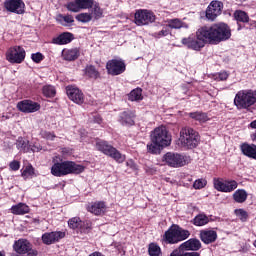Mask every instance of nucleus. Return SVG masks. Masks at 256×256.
<instances>
[{
    "instance_id": "1",
    "label": "nucleus",
    "mask_w": 256,
    "mask_h": 256,
    "mask_svg": "<svg viewBox=\"0 0 256 256\" xmlns=\"http://www.w3.org/2000/svg\"><path fill=\"white\" fill-rule=\"evenodd\" d=\"M227 39H231V28L225 23H218L199 28L196 34L182 38L181 43L187 47V49L201 51V49L205 47V43L217 45V43L227 41Z\"/></svg>"
},
{
    "instance_id": "2",
    "label": "nucleus",
    "mask_w": 256,
    "mask_h": 256,
    "mask_svg": "<svg viewBox=\"0 0 256 256\" xmlns=\"http://www.w3.org/2000/svg\"><path fill=\"white\" fill-rule=\"evenodd\" d=\"M51 175L54 177H65L67 175H81L85 171V166L73 161H63L61 157L55 156L52 159Z\"/></svg>"
},
{
    "instance_id": "3",
    "label": "nucleus",
    "mask_w": 256,
    "mask_h": 256,
    "mask_svg": "<svg viewBox=\"0 0 256 256\" xmlns=\"http://www.w3.org/2000/svg\"><path fill=\"white\" fill-rule=\"evenodd\" d=\"M178 141L183 149H195L201 143V136L195 129L184 126L180 129Z\"/></svg>"
},
{
    "instance_id": "4",
    "label": "nucleus",
    "mask_w": 256,
    "mask_h": 256,
    "mask_svg": "<svg viewBox=\"0 0 256 256\" xmlns=\"http://www.w3.org/2000/svg\"><path fill=\"white\" fill-rule=\"evenodd\" d=\"M256 103V91L240 90L234 98V105L237 109H247L253 107Z\"/></svg>"
},
{
    "instance_id": "5",
    "label": "nucleus",
    "mask_w": 256,
    "mask_h": 256,
    "mask_svg": "<svg viewBox=\"0 0 256 256\" xmlns=\"http://www.w3.org/2000/svg\"><path fill=\"white\" fill-rule=\"evenodd\" d=\"M191 232L185 230L177 225H172L164 234V239L166 243L175 245V243H180V241H185L189 239Z\"/></svg>"
},
{
    "instance_id": "6",
    "label": "nucleus",
    "mask_w": 256,
    "mask_h": 256,
    "mask_svg": "<svg viewBox=\"0 0 256 256\" xmlns=\"http://www.w3.org/2000/svg\"><path fill=\"white\" fill-rule=\"evenodd\" d=\"M96 149L103 153L104 155H107L108 157H111L112 159H115L117 163H124L125 162V155L121 154L119 150H117L112 145H109L106 141L99 140L96 142Z\"/></svg>"
},
{
    "instance_id": "7",
    "label": "nucleus",
    "mask_w": 256,
    "mask_h": 256,
    "mask_svg": "<svg viewBox=\"0 0 256 256\" xmlns=\"http://www.w3.org/2000/svg\"><path fill=\"white\" fill-rule=\"evenodd\" d=\"M163 161L168 165V167H185V165H189V163H191V156L168 152L163 156Z\"/></svg>"
},
{
    "instance_id": "8",
    "label": "nucleus",
    "mask_w": 256,
    "mask_h": 256,
    "mask_svg": "<svg viewBox=\"0 0 256 256\" xmlns=\"http://www.w3.org/2000/svg\"><path fill=\"white\" fill-rule=\"evenodd\" d=\"M151 141L162 147H169V145H171V136L169 135L167 127L159 126L155 128L151 133Z\"/></svg>"
},
{
    "instance_id": "9",
    "label": "nucleus",
    "mask_w": 256,
    "mask_h": 256,
    "mask_svg": "<svg viewBox=\"0 0 256 256\" xmlns=\"http://www.w3.org/2000/svg\"><path fill=\"white\" fill-rule=\"evenodd\" d=\"M213 187L220 193H233L239 187V183L235 180L215 177L213 178Z\"/></svg>"
},
{
    "instance_id": "10",
    "label": "nucleus",
    "mask_w": 256,
    "mask_h": 256,
    "mask_svg": "<svg viewBox=\"0 0 256 256\" xmlns=\"http://www.w3.org/2000/svg\"><path fill=\"white\" fill-rule=\"evenodd\" d=\"M134 23L138 27L155 23V14L147 9H138L134 14Z\"/></svg>"
},
{
    "instance_id": "11",
    "label": "nucleus",
    "mask_w": 256,
    "mask_h": 256,
    "mask_svg": "<svg viewBox=\"0 0 256 256\" xmlns=\"http://www.w3.org/2000/svg\"><path fill=\"white\" fill-rule=\"evenodd\" d=\"M13 249L18 255H26L28 253L29 255L37 256V251L33 250V244L25 238L16 240L13 244Z\"/></svg>"
},
{
    "instance_id": "12",
    "label": "nucleus",
    "mask_w": 256,
    "mask_h": 256,
    "mask_svg": "<svg viewBox=\"0 0 256 256\" xmlns=\"http://www.w3.org/2000/svg\"><path fill=\"white\" fill-rule=\"evenodd\" d=\"M25 49L21 46H14L6 53V59L9 63H23L25 61Z\"/></svg>"
},
{
    "instance_id": "13",
    "label": "nucleus",
    "mask_w": 256,
    "mask_h": 256,
    "mask_svg": "<svg viewBox=\"0 0 256 256\" xmlns=\"http://www.w3.org/2000/svg\"><path fill=\"white\" fill-rule=\"evenodd\" d=\"M223 12V2L213 0L206 9V19L215 21Z\"/></svg>"
},
{
    "instance_id": "14",
    "label": "nucleus",
    "mask_w": 256,
    "mask_h": 256,
    "mask_svg": "<svg viewBox=\"0 0 256 256\" xmlns=\"http://www.w3.org/2000/svg\"><path fill=\"white\" fill-rule=\"evenodd\" d=\"M106 69L109 75H121L122 73H125L126 65L123 60L112 59L107 62Z\"/></svg>"
},
{
    "instance_id": "15",
    "label": "nucleus",
    "mask_w": 256,
    "mask_h": 256,
    "mask_svg": "<svg viewBox=\"0 0 256 256\" xmlns=\"http://www.w3.org/2000/svg\"><path fill=\"white\" fill-rule=\"evenodd\" d=\"M4 7L10 13H17L23 15L25 13V3L23 0H8L4 2Z\"/></svg>"
},
{
    "instance_id": "16",
    "label": "nucleus",
    "mask_w": 256,
    "mask_h": 256,
    "mask_svg": "<svg viewBox=\"0 0 256 256\" xmlns=\"http://www.w3.org/2000/svg\"><path fill=\"white\" fill-rule=\"evenodd\" d=\"M17 109L22 113H35L41 109V105L37 102L31 100H23L18 102Z\"/></svg>"
},
{
    "instance_id": "17",
    "label": "nucleus",
    "mask_w": 256,
    "mask_h": 256,
    "mask_svg": "<svg viewBox=\"0 0 256 256\" xmlns=\"http://www.w3.org/2000/svg\"><path fill=\"white\" fill-rule=\"evenodd\" d=\"M66 93L69 99L74 103H77V105H82V103H85V96L83 95V92L79 90V88L68 86L66 88Z\"/></svg>"
},
{
    "instance_id": "18",
    "label": "nucleus",
    "mask_w": 256,
    "mask_h": 256,
    "mask_svg": "<svg viewBox=\"0 0 256 256\" xmlns=\"http://www.w3.org/2000/svg\"><path fill=\"white\" fill-rule=\"evenodd\" d=\"M64 237L65 233L61 231L46 232L42 235V243H44V245H53V243L61 241Z\"/></svg>"
},
{
    "instance_id": "19",
    "label": "nucleus",
    "mask_w": 256,
    "mask_h": 256,
    "mask_svg": "<svg viewBox=\"0 0 256 256\" xmlns=\"http://www.w3.org/2000/svg\"><path fill=\"white\" fill-rule=\"evenodd\" d=\"M180 251H199L201 241L197 238H191L179 246Z\"/></svg>"
},
{
    "instance_id": "20",
    "label": "nucleus",
    "mask_w": 256,
    "mask_h": 256,
    "mask_svg": "<svg viewBox=\"0 0 256 256\" xmlns=\"http://www.w3.org/2000/svg\"><path fill=\"white\" fill-rule=\"evenodd\" d=\"M107 209V206H105V202L99 201L94 202L91 204H88L87 211L89 213H92L93 215H103Z\"/></svg>"
},
{
    "instance_id": "21",
    "label": "nucleus",
    "mask_w": 256,
    "mask_h": 256,
    "mask_svg": "<svg viewBox=\"0 0 256 256\" xmlns=\"http://www.w3.org/2000/svg\"><path fill=\"white\" fill-rule=\"evenodd\" d=\"M200 239L205 245L215 243L217 241V232L215 230H202L200 231Z\"/></svg>"
},
{
    "instance_id": "22",
    "label": "nucleus",
    "mask_w": 256,
    "mask_h": 256,
    "mask_svg": "<svg viewBox=\"0 0 256 256\" xmlns=\"http://www.w3.org/2000/svg\"><path fill=\"white\" fill-rule=\"evenodd\" d=\"M240 151L248 157L249 159H254L256 161V145L243 143L240 145Z\"/></svg>"
},
{
    "instance_id": "23",
    "label": "nucleus",
    "mask_w": 256,
    "mask_h": 256,
    "mask_svg": "<svg viewBox=\"0 0 256 256\" xmlns=\"http://www.w3.org/2000/svg\"><path fill=\"white\" fill-rule=\"evenodd\" d=\"M120 121L122 125H135V112L131 110L122 112Z\"/></svg>"
},
{
    "instance_id": "24",
    "label": "nucleus",
    "mask_w": 256,
    "mask_h": 256,
    "mask_svg": "<svg viewBox=\"0 0 256 256\" xmlns=\"http://www.w3.org/2000/svg\"><path fill=\"white\" fill-rule=\"evenodd\" d=\"M71 41H73V34L69 32H64L58 37L53 38L52 43H54L55 45H67L68 43H71Z\"/></svg>"
},
{
    "instance_id": "25",
    "label": "nucleus",
    "mask_w": 256,
    "mask_h": 256,
    "mask_svg": "<svg viewBox=\"0 0 256 256\" xmlns=\"http://www.w3.org/2000/svg\"><path fill=\"white\" fill-rule=\"evenodd\" d=\"M16 147L20 153H29V151H35V149L31 148V145H29V140H25L23 137H19L16 140Z\"/></svg>"
},
{
    "instance_id": "26",
    "label": "nucleus",
    "mask_w": 256,
    "mask_h": 256,
    "mask_svg": "<svg viewBox=\"0 0 256 256\" xmlns=\"http://www.w3.org/2000/svg\"><path fill=\"white\" fill-rule=\"evenodd\" d=\"M62 57L65 61H75V59L79 58V49H64L62 51Z\"/></svg>"
},
{
    "instance_id": "27",
    "label": "nucleus",
    "mask_w": 256,
    "mask_h": 256,
    "mask_svg": "<svg viewBox=\"0 0 256 256\" xmlns=\"http://www.w3.org/2000/svg\"><path fill=\"white\" fill-rule=\"evenodd\" d=\"M168 29H188L189 25L181 21L179 18L168 20Z\"/></svg>"
},
{
    "instance_id": "28",
    "label": "nucleus",
    "mask_w": 256,
    "mask_h": 256,
    "mask_svg": "<svg viewBox=\"0 0 256 256\" xmlns=\"http://www.w3.org/2000/svg\"><path fill=\"white\" fill-rule=\"evenodd\" d=\"M248 195L245 189H238L233 193L232 197L236 203H245Z\"/></svg>"
},
{
    "instance_id": "29",
    "label": "nucleus",
    "mask_w": 256,
    "mask_h": 256,
    "mask_svg": "<svg viewBox=\"0 0 256 256\" xmlns=\"http://www.w3.org/2000/svg\"><path fill=\"white\" fill-rule=\"evenodd\" d=\"M13 215H25L29 213V206L25 203H19L11 207Z\"/></svg>"
},
{
    "instance_id": "30",
    "label": "nucleus",
    "mask_w": 256,
    "mask_h": 256,
    "mask_svg": "<svg viewBox=\"0 0 256 256\" xmlns=\"http://www.w3.org/2000/svg\"><path fill=\"white\" fill-rule=\"evenodd\" d=\"M129 101H143V90L136 88L128 94Z\"/></svg>"
},
{
    "instance_id": "31",
    "label": "nucleus",
    "mask_w": 256,
    "mask_h": 256,
    "mask_svg": "<svg viewBox=\"0 0 256 256\" xmlns=\"http://www.w3.org/2000/svg\"><path fill=\"white\" fill-rule=\"evenodd\" d=\"M207 223H209V217L205 214H198L193 219V225L196 227H203L204 225H207Z\"/></svg>"
},
{
    "instance_id": "32",
    "label": "nucleus",
    "mask_w": 256,
    "mask_h": 256,
    "mask_svg": "<svg viewBox=\"0 0 256 256\" xmlns=\"http://www.w3.org/2000/svg\"><path fill=\"white\" fill-rule=\"evenodd\" d=\"M56 20H57L58 23H60V25H63L64 27H66V25H69V24H71V23H73L75 21L73 16H71V15H63V14H59L56 17Z\"/></svg>"
},
{
    "instance_id": "33",
    "label": "nucleus",
    "mask_w": 256,
    "mask_h": 256,
    "mask_svg": "<svg viewBox=\"0 0 256 256\" xmlns=\"http://www.w3.org/2000/svg\"><path fill=\"white\" fill-rule=\"evenodd\" d=\"M189 117H191V119H195V121H199L200 123L209 121V117H207V114L203 112H191L189 113Z\"/></svg>"
},
{
    "instance_id": "34",
    "label": "nucleus",
    "mask_w": 256,
    "mask_h": 256,
    "mask_svg": "<svg viewBox=\"0 0 256 256\" xmlns=\"http://www.w3.org/2000/svg\"><path fill=\"white\" fill-rule=\"evenodd\" d=\"M90 15H92V19H101V17H103V9H101V7L97 3H94Z\"/></svg>"
},
{
    "instance_id": "35",
    "label": "nucleus",
    "mask_w": 256,
    "mask_h": 256,
    "mask_svg": "<svg viewBox=\"0 0 256 256\" xmlns=\"http://www.w3.org/2000/svg\"><path fill=\"white\" fill-rule=\"evenodd\" d=\"M234 17L236 21H240L241 23H249V15L245 11L237 10L234 13Z\"/></svg>"
},
{
    "instance_id": "36",
    "label": "nucleus",
    "mask_w": 256,
    "mask_h": 256,
    "mask_svg": "<svg viewBox=\"0 0 256 256\" xmlns=\"http://www.w3.org/2000/svg\"><path fill=\"white\" fill-rule=\"evenodd\" d=\"M76 21H79L80 23H89L91 21H93V15H91L90 13H80L77 14L75 17Z\"/></svg>"
},
{
    "instance_id": "37",
    "label": "nucleus",
    "mask_w": 256,
    "mask_h": 256,
    "mask_svg": "<svg viewBox=\"0 0 256 256\" xmlns=\"http://www.w3.org/2000/svg\"><path fill=\"white\" fill-rule=\"evenodd\" d=\"M77 5H79L80 10L83 9H93V4L95 0H76Z\"/></svg>"
},
{
    "instance_id": "38",
    "label": "nucleus",
    "mask_w": 256,
    "mask_h": 256,
    "mask_svg": "<svg viewBox=\"0 0 256 256\" xmlns=\"http://www.w3.org/2000/svg\"><path fill=\"white\" fill-rule=\"evenodd\" d=\"M148 253L150 256H161V247L156 243H151L148 248Z\"/></svg>"
},
{
    "instance_id": "39",
    "label": "nucleus",
    "mask_w": 256,
    "mask_h": 256,
    "mask_svg": "<svg viewBox=\"0 0 256 256\" xmlns=\"http://www.w3.org/2000/svg\"><path fill=\"white\" fill-rule=\"evenodd\" d=\"M86 75L91 79H97V77H99V71L95 69V66L90 65L86 67Z\"/></svg>"
},
{
    "instance_id": "40",
    "label": "nucleus",
    "mask_w": 256,
    "mask_h": 256,
    "mask_svg": "<svg viewBox=\"0 0 256 256\" xmlns=\"http://www.w3.org/2000/svg\"><path fill=\"white\" fill-rule=\"evenodd\" d=\"M163 147L164 146H162L161 144H157L154 142L147 145L148 152L152 153L154 155L159 153V151H161V149H163Z\"/></svg>"
},
{
    "instance_id": "41",
    "label": "nucleus",
    "mask_w": 256,
    "mask_h": 256,
    "mask_svg": "<svg viewBox=\"0 0 256 256\" xmlns=\"http://www.w3.org/2000/svg\"><path fill=\"white\" fill-rule=\"evenodd\" d=\"M40 136L42 137V139H46V141H55V138L57 137L55 133L47 130H41Z\"/></svg>"
},
{
    "instance_id": "42",
    "label": "nucleus",
    "mask_w": 256,
    "mask_h": 256,
    "mask_svg": "<svg viewBox=\"0 0 256 256\" xmlns=\"http://www.w3.org/2000/svg\"><path fill=\"white\" fill-rule=\"evenodd\" d=\"M42 91H43V95H45V97H53L57 93L55 90V87H53L51 85L44 86Z\"/></svg>"
},
{
    "instance_id": "43",
    "label": "nucleus",
    "mask_w": 256,
    "mask_h": 256,
    "mask_svg": "<svg viewBox=\"0 0 256 256\" xmlns=\"http://www.w3.org/2000/svg\"><path fill=\"white\" fill-rule=\"evenodd\" d=\"M169 33H170L169 27L164 26L161 31L153 33L152 37H155V39H161V37H167Z\"/></svg>"
},
{
    "instance_id": "44",
    "label": "nucleus",
    "mask_w": 256,
    "mask_h": 256,
    "mask_svg": "<svg viewBox=\"0 0 256 256\" xmlns=\"http://www.w3.org/2000/svg\"><path fill=\"white\" fill-rule=\"evenodd\" d=\"M193 187L195 189H205L207 187V180L205 178H200L194 181Z\"/></svg>"
},
{
    "instance_id": "45",
    "label": "nucleus",
    "mask_w": 256,
    "mask_h": 256,
    "mask_svg": "<svg viewBox=\"0 0 256 256\" xmlns=\"http://www.w3.org/2000/svg\"><path fill=\"white\" fill-rule=\"evenodd\" d=\"M68 225L70 229H79V227L81 226V219L77 217L71 218L68 221Z\"/></svg>"
},
{
    "instance_id": "46",
    "label": "nucleus",
    "mask_w": 256,
    "mask_h": 256,
    "mask_svg": "<svg viewBox=\"0 0 256 256\" xmlns=\"http://www.w3.org/2000/svg\"><path fill=\"white\" fill-rule=\"evenodd\" d=\"M67 9H68V11H71L72 13H79V11H81L79 4H77V0H74V2L68 3Z\"/></svg>"
},
{
    "instance_id": "47",
    "label": "nucleus",
    "mask_w": 256,
    "mask_h": 256,
    "mask_svg": "<svg viewBox=\"0 0 256 256\" xmlns=\"http://www.w3.org/2000/svg\"><path fill=\"white\" fill-rule=\"evenodd\" d=\"M235 215L240 218L243 222L247 221L249 214L244 209H236Z\"/></svg>"
},
{
    "instance_id": "48",
    "label": "nucleus",
    "mask_w": 256,
    "mask_h": 256,
    "mask_svg": "<svg viewBox=\"0 0 256 256\" xmlns=\"http://www.w3.org/2000/svg\"><path fill=\"white\" fill-rule=\"evenodd\" d=\"M34 174H35V169L33 168V166H27L22 172V177H25V179H27V177H31V175H34Z\"/></svg>"
},
{
    "instance_id": "49",
    "label": "nucleus",
    "mask_w": 256,
    "mask_h": 256,
    "mask_svg": "<svg viewBox=\"0 0 256 256\" xmlns=\"http://www.w3.org/2000/svg\"><path fill=\"white\" fill-rule=\"evenodd\" d=\"M31 59L34 61V63H40L43 61L44 56L41 54V52H37L31 55Z\"/></svg>"
},
{
    "instance_id": "50",
    "label": "nucleus",
    "mask_w": 256,
    "mask_h": 256,
    "mask_svg": "<svg viewBox=\"0 0 256 256\" xmlns=\"http://www.w3.org/2000/svg\"><path fill=\"white\" fill-rule=\"evenodd\" d=\"M9 168L11 169V171H19V169H21V163L17 160H14L10 162Z\"/></svg>"
},
{
    "instance_id": "51",
    "label": "nucleus",
    "mask_w": 256,
    "mask_h": 256,
    "mask_svg": "<svg viewBox=\"0 0 256 256\" xmlns=\"http://www.w3.org/2000/svg\"><path fill=\"white\" fill-rule=\"evenodd\" d=\"M229 74L227 72L218 73L217 80L218 81H227Z\"/></svg>"
},
{
    "instance_id": "52",
    "label": "nucleus",
    "mask_w": 256,
    "mask_h": 256,
    "mask_svg": "<svg viewBox=\"0 0 256 256\" xmlns=\"http://www.w3.org/2000/svg\"><path fill=\"white\" fill-rule=\"evenodd\" d=\"M127 167H129V169H131L132 171H137V164H135V162L133 160H128L126 162Z\"/></svg>"
},
{
    "instance_id": "53",
    "label": "nucleus",
    "mask_w": 256,
    "mask_h": 256,
    "mask_svg": "<svg viewBox=\"0 0 256 256\" xmlns=\"http://www.w3.org/2000/svg\"><path fill=\"white\" fill-rule=\"evenodd\" d=\"M93 121L94 123H98V125H101V123H103V119L99 114L93 116Z\"/></svg>"
},
{
    "instance_id": "54",
    "label": "nucleus",
    "mask_w": 256,
    "mask_h": 256,
    "mask_svg": "<svg viewBox=\"0 0 256 256\" xmlns=\"http://www.w3.org/2000/svg\"><path fill=\"white\" fill-rule=\"evenodd\" d=\"M181 249H176V250H173V252L170 254V256H183V254H181Z\"/></svg>"
},
{
    "instance_id": "55",
    "label": "nucleus",
    "mask_w": 256,
    "mask_h": 256,
    "mask_svg": "<svg viewBox=\"0 0 256 256\" xmlns=\"http://www.w3.org/2000/svg\"><path fill=\"white\" fill-rule=\"evenodd\" d=\"M182 256H200L197 252H187L182 254Z\"/></svg>"
},
{
    "instance_id": "56",
    "label": "nucleus",
    "mask_w": 256,
    "mask_h": 256,
    "mask_svg": "<svg viewBox=\"0 0 256 256\" xmlns=\"http://www.w3.org/2000/svg\"><path fill=\"white\" fill-rule=\"evenodd\" d=\"M250 127H251L252 129H256V120H254V121H252V122L250 123Z\"/></svg>"
},
{
    "instance_id": "57",
    "label": "nucleus",
    "mask_w": 256,
    "mask_h": 256,
    "mask_svg": "<svg viewBox=\"0 0 256 256\" xmlns=\"http://www.w3.org/2000/svg\"><path fill=\"white\" fill-rule=\"evenodd\" d=\"M251 140L256 143V132L251 135Z\"/></svg>"
},
{
    "instance_id": "58",
    "label": "nucleus",
    "mask_w": 256,
    "mask_h": 256,
    "mask_svg": "<svg viewBox=\"0 0 256 256\" xmlns=\"http://www.w3.org/2000/svg\"><path fill=\"white\" fill-rule=\"evenodd\" d=\"M89 256H103V254L100 252H94V253L90 254Z\"/></svg>"
},
{
    "instance_id": "59",
    "label": "nucleus",
    "mask_w": 256,
    "mask_h": 256,
    "mask_svg": "<svg viewBox=\"0 0 256 256\" xmlns=\"http://www.w3.org/2000/svg\"><path fill=\"white\" fill-rule=\"evenodd\" d=\"M240 1H246V0H240Z\"/></svg>"
}]
</instances>
